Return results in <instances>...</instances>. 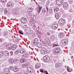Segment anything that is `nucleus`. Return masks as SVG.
<instances>
[{
    "mask_svg": "<svg viewBox=\"0 0 74 74\" xmlns=\"http://www.w3.org/2000/svg\"><path fill=\"white\" fill-rule=\"evenodd\" d=\"M5 51H2L0 52V56H3V55H4Z\"/></svg>",
    "mask_w": 74,
    "mask_h": 74,
    "instance_id": "nucleus-23",
    "label": "nucleus"
},
{
    "mask_svg": "<svg viewBox=\"0 0 74 74\" xmlns=\"http://www.w3.org/2000/svg\"><path fill=\"white\" fill-rule=\"evenodd\" d=\"M54 54H61L63 53V51L61 50V49L59 48H56L55 49L54 51L53 52Z\"/></svg>",
    "mask_w": 74,
    "mask_h": 74,
    "instance_id": "nucleus-2",
    "label": "nucleus"
},
{
    "mask_svg": "<svg viewBox=\"0 0 74 74\" xmlns=\"http://www.w3.org/2000/svg\"><path fill=\"white\" fill-rule=\"evenodd\" d=\"M31 14V13H28V15H29V16H31V14Z\"/></svg>",
    "mask_w": 74,
    "mask_h": 74,
    "instance_id": "nucleus-60",
    "label": "nucleus"
},
{
    "mask_svg": "<svg viewBox=\"0 0 74 74\" xmlns=\"http://www.w3.org/2000/svg\"><path fill=\"white\" fill-rule=\"evenodd\" d=\"M59 11V9L58 8H55V9L54 10V12H58Z\"/></svg>",
    "mask_w": 74,
    "mask_h": 74,
    "instance_id": "nucleus-29",
    "label": "nucleus"
},
{
    "mask_svg": "<svg viewBox=\"0 0 74 74\" xmlns=\"http://www.w3.org/2000/svg\"><path fill=\"white\" fill-rule=\"evenodd\" d=\"M60 42H61L62 44L66 45V44H67L68 42V40L67 39H64L61 40Z\"/></svg>",
    "mask_w": 74,
    "mask_h": 74,
    "instance_id": "nucleus-5",
    "label": "nucleus"
},
{
    "mask_svg": "<svg viewBox=\"0 0 74 74\" xmlns=\"http://www.w3.org/2000/svg\"><path fill=\"white\" fill-rule=\"evenodd\" d=\"M69 11L71 12H73V10H72L71 8H70L69 10Z\"/></svg>",
    "mask_w": 74,
    "mask_h": 74,
    "instance_id": "nucleus-52",
    "label": "nucleus"
},
{
    "mask_svg": "<svg viewBox=\"0 0 74 74\" xmlns=\"http://www.w3.org/2000/svg\"><path fill=\"white\" fill-rule=\"evenodd\" d=\"M10 69L11 70H12V69H13V66H10Z\"/></svg>",
    "mask_w": 74,
    "mask_h": 74,
    "instance_id": "nucleus-55",
    "label": "nucleus"
},
{
    "mask_svg": "<svg viewBox=\"0 0 74 74\" xmlns=\"http://www.w3.org/2000/svg\"><path fill=\"white\" fill-rule=\"evenodd\" d=\"M41 63L40 62L37 63V65H41Z\"/></svg>",
    "mask_w": 74,
    "mask_h": 74,
    "instance_id": "nucleus-56",
    "label": "nucleus"
},
{
    "mask_svg": "<svg viewBox=\"0 0 74 74\" xmlns=\"http://www.w3.org/2000/svg\"><path fill=\"white\" fill-rule=\"evenodd\" d=\"M72 24L73 25H74V20H73V23H72Z\"/></svg>",
    "mask_w": 74,
    "mask_h": 74,
    "instance_id": "nucleus-64",
    "label": "nucleus"
},
{
    "mask_svg": "<svg viewBox=\"0 0 74 74\" xmlns=\"http://www.w3.org/2000/svg\"><path fill=\"white\" fill-rule=\"evenodd\" d=\"M22 67L23 68H27L28 67V65H22Z\"/></svg>",
    "mask_w": 74,
    "mask_h": 74,
    "instance_id": "nucleus-31",
    "label": "nucleus"
},
{
    "mask_svg": "<svg viewBox=\"0 0 74 74\" xmlns=\"http://www.w3.org/2000/svg\"><path fill=\"white\" fill-rule=\"evenodd\" d=\"M37 42L34 41L33 42V45H36V44H37Z\"/></svg>",
    "mask_w": 74,
    "mask_h": 74,
    "instance_id": "nucleus-43",
    "label": "nucleus"
},
{
    "mask_svg": "<svg viewBox=\"0 0 74 74\" xmlns=\"http://www.w3.org/2000/svg\"><path fill=\"white\" fill-rule=\"evenodd\" d=\"M7 7H10L11 6H14V4H12V3L8 2L7 5Z\"/></svg>",
    "mask_w": 74,
    "mask_h": 74,
    "instance_id": "nucleus-10",
    "label": "nucleus"
},
{
    "mask_svg": "<svg viewBox=\"0 0 74 74\" xmlns=\"http://www.w3.org/2000/svg\"><path fill=\"white\" fill-rule=\"evenodd\" d=\"M55 26L57 28L58 27V26H59V24L58 23H56L55 24L53 25Z\"/></svg>",
    "mask_w": 74,
    "mask_h": 74,
    "instance_id": "nucleus-32",
    "label": "nucleus"
},
{
    "mask_svg": "<svg viewBox=\"0 0 74 74\" xmlns=\"http://www.w3.org/2000/svg\"><path fill=\"white\" fill-rule=\"evenodd\" d=\"M52 28L53 30H55L58 28H57L54 25L52 26Z\"/></svg>",
    "mask_w": 74,
    "mask_h": 74,
    "instance_id": "nucleus-30",
    "label": "nucleus"
},
{
    "mask_svg": "<svg viewBox=\"0 0 74 74\" xmlns=\"http://www.w3.org/2000/svg\"><path fill=\"white\" fill-rule=\"evenodd\" d=\"M59 23L60 25H63L64 24V23H65V20L61 18L59 21Z\"/></svg>",
    "mask_w": 74,
    "mask_h": 74,
    "instance_id": "nucleus-6",
    "label": "nucleus"
},
{
    "mask_svg": "<svg viewBox=\"0 0 74 74\" xmlns=\"http://www.w3.org/2000/svg\"><path fill=\"white\" fill-rule=\"evenodd\" d=\"M55 16L56 19H58L59 18V14L57 13L55 15Z\"/></svg>",
    "mask_w": 74,
    "mask_h": 74,
    "instance_id": "nucleus-19",
    "label": "nucleus"
},
{
    "mask_svg": "<svg viewBox=\"0 0 74 74\" xmlns=\"http://www.w3.org/2000/svg\"><path fill=\"white\" fill-rule=\"evenodd\" d=\"M6 48L8 50H11L12 49V46H10L9 45H7L6 47Z\"/></svg>",
    "mask_w": 74,
    "mask_h": 74,
    "instance_id": "nucleus-20",
    "label": "nucleus"
},
{
    "mask_svg": "<svg viewBox=\"0 0 74 74\" xmlns=\"http://www.w3.org/2000/svg\"><path fill=\"white\" fill-rule=\"evenodd\" d=\"M23 58H25V59H26V56H24L23 57Z\"/></svg>",
    "mask_w": 74,
    "mask_h": 74,
    "instance_id": "nucleus-63",
    "label": "nucleus"
},
{
    "mask_svg": "<svg viewBox=\"0 0 74 74\" xmlns=\"http://www.w3.org/2000/svg\"><path fill=\"white\" fill-rule=\"evenodd\" d=\"M56 68H57V67H59V66L58 65H55Z\"/></svg>",
    "mask_w": 74,
    "mask_h": 74,
    "instance_id": "nucleus-59",
    "label": "nucleus"
},
{
    "mask_svg": "<svg viewBox=\"0 0 74 74\" xmlns=\"http://www.w3.org/2000/svg\"><path fill=\"white\" fill-rule=\"evenodd\" d=\"M47 4H50V2L49 1H48L47 2Z\"/></svg>",
    "mask_w": 74,
    "mask_h": 74,
    "instance_id": "nucleus-54",
    "label": "nucleus"
},
{
    "mask_svg": "<svg viewBox=\"0 0 74 74\" xmlns=\"http://www.w3.org/2000/svg\"><path fill=\"white\" fill-rule=\"evenodd\" d=\"M19 52L21 54H23L25 52V51L24 49H22L19 51Z\"/></svg>",
    "mask_w": 74,
    "mask_h": 74,
    "instance_id": "nucleus-22",
    "label": "nucleus"
},
{
    "mask_svg": "<svg viewBox=\"0 0 74 74\" xmlns=\"http://www.w3.org/2000/svg\"><path fill=\"white\" fill-rule=\"evenodd\" d=\"M21 22L23 23H25L27 22V19L26 18H23L21 19Z\"/></svg>",
    "mask_w": 74,
    "mask_h": 74,
    "instance_id": "nucleus-9",
    "label": "nucleus"
},
{
    "mask_svg": "<svg viewBox=\"0 0 74 74\" xmlns=\"http://www.w3.org/2000/svg\"><path fill=\"white\" fill-rule=\"evenodd\" d=\"M41 52L43 55H45L47 53V50L45 49L41 50Z\"/></svg>",
    "mask_w": 74,
    "mask_h": 74,
    "instance_id": "nucleus-7",
    "label": "nucleus"
},
{
    "mask_svg": "<svg viewBox=\"0 0 74 74\" xmlns=\"http://www.w3.org/2000/svg\"><path fill=\"white\" fill-rule=\"evenodd\" d=\"M16 48H17V46L16 45L12 46V49L13 51H15V50L16 49Z\"/></svg>",
    "mask_w": 74,
    "mask_h": 74,
    "instance_id": "nucleus-18",
    "label": "nucleus"
},
{
    "mask_svg": "<svg viewBox=\"0 0 74 74\" xmlns=\"http://www.w3.org/2000/svg\"><path fill=\"white\" fill-rule=\"evenodd\" d=\"M37 47H38L39 48H42V45L40 42H38L37 44Z\"/></svg>",
    "mask_w": 74,
    "mask_h": 74,
    "instance_id": "nucleus-12",
    "label": "nucleus"
},
{
    "mask_svg": "<svg viewBox=\"0 0 74 74\" xmlns=\"http://www.w3.org/2000/svg\"><path fill=\"white\" fill-rule=\"evenodd\" d=\"M48 8H46V9H43L42 10V13L45 14V13H47L48 12Z\"/></svg>",
    "mask_w": 74,
    "mask_h": 74,
    "instance_id": "nucleus-8",
    "label": "nucleus"
},
{
    "mask_svg": "<svg viewBox=\"0 0 74 74\" xmlns=\"http://www.w3.org/2000/svg\"><path fill=\"white\" fill-rule=\"evenodd\" d=\"M5 70H6V71L7 72V73H10V69H6Z\"/></svg>",
    "mask_w": 74,
    "mask_h": 74,
    "instance_id": "nucleus-36",
    "label": "nucleus"
},
{
    "mask_svg": "<svg viewBox=\"0 0 74 74\" xmlns=\"http://www.w3.org/2000/svg\"><path fill=\"white\" fill-rule=\"evenodd\" d=\"M53 3H51V4L50 5L51 6H53Z\"/></svg>",
    "mask_w": 74,
    "mask_h": 74,
    "instance_id": "nucleus-57",
    "label": "nucleus"
},
{
    "mask_svg": "<svg viewBox=\"0 0 74 74\" xmlns=\"http://www.w3.org/2000/svg\"><path fill=\"white\" fill-rule=\"evenodd\" d=\"M1 2L2 3H5L6 1V0H1Z\"/></svg>",
    "mask_w": 74,
    "mask_h": 74,
    "instance_id": "nucleus-46",
    "label": "nucleus"
},
{
    "mask_svg": "<svg viewBox=\"0 0 74 74\" xmlns=\"http://www.w3.org/2000/svg\"><path fill=\"white\" fill-rule=\"evenodd\" d=\"M31 22L32 23H35V21L34 20H31Z\"/></svg>",
    "mask_w": 74,
    "mask_h": 74,
    "instance_id": "nucleus-41",
    "label": "nucleus"
},
{
    "mask_svg": "<svg viewBox=\"0 0 74 74\" xmlns=\"http://www.w3.org/2000/svg\"><path fill=\"white\" fill-rule=\"evenodd\" d=\"M52 11H53V9H50L49 10V12L50 13H53V12Z\"/></svg>",
    "mask_w": 74,
    "mask_h": 74,
    "instance_id": "nucleus-42",
    "label": "nucleus"
},
{
    "mask_svg": "<svg viewBox=\"0 0 74 74\" xmlns=\"http://www.w3.org/2000/svg\"><path fill=\"white\" fill-rule=\"evenodd\" d=\"M28 72L29 73H30V74H31V73H33V69H31L30 70L28 71Z\"/></svg>",
    "mask_w": 74,
    "mask_h": 74,
    "instance_id": "nucleus-28",
    "label": "nucleus"
},
{
    "mask_svg": "<svg viewBox=\"0 0 74 74\" xmlns=\"http://www.w3.org/2000/svg\"><path fill=\"white\" fill-rule=\"evenodd\" d=\"M73 1V0H68V2L70 4L71 3H72Z\"/></svg>",
    "mask_w": 74,
    "mask_h": 74,
    "instance_id": "nucleus-44",
    "label": "nucleus"
},
{
    "mask_svg": "<svg viewBox=\"0 0 74 74\" xmlns=\"http://www.w3.org/2000/svg\"><path fill=\"white\" fill-rule=\"evenodd\" d=\"M67 69L68 72H71V69L69 67V66H67Z\"/></svg>",
    "mask_w": 74,
    "mask_h": 74,
    "instance_id": "nucleus-24",
    "label": "nucleus"
},
{
    "mask_svg": "<svg viewBox=\"0 0 74 74\" xmlns=\"http://www.w3.org/2000/svg\"><path fill=\"white\" fill-rule=\"evenodd\" d=\"M36 30H37V31H39V28H37L36 29Z\"/></svg>",
    "mask_w": 74,
    "mask_h": 74,
    "instance_id": "nucleus-61",
    "label": "nucleus"
},
{
    "mask_svg": "<svg viewBox=\"0 0 74 74\" xmlns=\"http://www.w3.org/2000/svg\"><path fill=\"white\" fill-rule=\"evenodd\" d=\"M30 28H28L27 29L26 28L25 30H26V31H27V32H30Z\"/></svg>",
    "mask_w": 74,
    "mask_h": 74,
    "instance_id": "nucleus-39",
    "label": "nucleus"
},
{
    "mask_svg": "<svg viewBox=\"0 0 74 74\" xmlns=\"http://www.w3.org/2000/svg\"><path fill=\"white\" fill-rule=\"evenodd\" d=\"M19 53V50H17L14 52V53L15 55H18Z\"/></svg>",
    "mask_w": 74,
    "mask_h": 74,
    "instance_id": "nucleus-25",
    "label": "nucleus"
},
{
    "mask_svg": "<svg viewBox=\"0 0 74 74\" xmlns=\"http://www.w3.org/2000/svg\"><path fill=\"white\" fill-rule=\"evenodd\" d=\"M47 34L48 36H50L51 34L49 32H47Z\"/></svg>",
    "mask_w": 74,
    "mask_h": 74,
    "instance_id": "nucleus-51",
    "label": "nucleus"
},
{
    "mask_svg": "<svg viewBox=\"0 0 74 74\" xmlns=\"http://www.w3.org/2000/svg\"><path fill=\"white\" fill-rule=\"evenodd\" d=\"M40 71L41 73H44V71L43 70H42L41 69H40Z\"/></svg>",
    "mask_w": 74,
    "mask_h": 74,
    "instance_id": "nucleus-47",
    "label": "nucleus"
},
{
    "mask_svg": "<svg viewBox=\"0 0 74 74\" xmlns=\"http://www.w3.org/2000/svg\"><path fill=\"white\" fill-rule=\"evenodd\" d=\"M56 4L58 5H63V8H64L66 10H67L69 7V5L67 2H56Z\"/></svg>",
    "mask_w": 74,
    "mask_h": 74,
    "instance_id": "nucleus-1",
    "label": "nucleus"
},
{
    "mask_svg": "<svg viewBox=\"0 0 74 74\" xmlns=\"http://www.w3.org/2000/svg\"><path fill=\"white\" fill-rule=\"evenodd\" d=\"M4 74H8V73L6 71V70H5V69L4 70Z\"/></svg>",
    "mask_w": 74,
    "mask_h": 74,
    "instance_id": "nucleus-40",
    "label": "nucleus"
},
{
    "mask_svg": "<svg viewBox=\"0 0 74 74\" xmlns=\"http://www.w3.org/2000/svg\"><path fill=\"white\" fill-rule=\"evenodd\" d=\"M15 2H19L20 1H21V0H14Z\"/></svg>",
    "mask_w": 74,
    "mask_h": 74,
    "instance_id": "nucleus-50",
    "label": "nucleus"
},
{
    "mask_svg": "<svg viewBox=\"0 0 74 74\" xmlns=\"http://www.w3.org/2000/svg\"><path fill=\"white\" fill-rule=\"evenodd\" d=\"M8 61L10 64H12L14 62V63H16V62L18 61V59H14L12 58H9V59Z\"/></svg>",
    "mask_w": 74,
    "mask_h": 74,
    "instance_id": "nucleus-3",
    "label": "nucleus"
},
{
    "mask_svg": "<svg viewBox=\"0 0 74 74\" xmlns=\"http://www.w3.org/2000/svg\"><path fill=\"white\" fill-rule=\"evenodd\" d=\"M10 54L11 55H13V52L12 51H11L10 52Z\"/></svg>",
    "mask_w": 74,
    "mask_h": 74,
    "instance_id": "nucleus-53",
    "label": "nucleus"
},
{
    "mask_svg": "<svg viewBox=\"0 0 74 74\" xmlns=\"http://www.w3.org/2000/svg\"><path fill=\"white\" fill-rule=\"evenodd\" d=\"M34 42H37L38 41V39L37 38H35L34 39Z\"/></svg>",
    "mask_w": 74,
    "mask_h": 74,
    "instance_id": "nucleus-37",
    "label": "nucleus"
},
{
    "mask_svg": "<svg viewBox=\"0 0 74 74\" xmlns=\"http://www.w3.org/2000/svg\"><path fill=\"white\" fill-rule=\"evenodd\" d=\"M42 7H38L37 8V11L38 12V13H40V11H41V10L42 9Z\"/></svg>",
    "mask_w": 74,
    "mask_h": 74,
    "instance_id": "nucleus-13",
    "label": "nucleus"
},
{
    "mask_svg": "<svg viewBox=\"0 0 74 74\" xmlns=\"http://www.w3.org/2000/svg\"><path fill=\"white\" fill-rule=\"evenodd\" d=\"M23 73V72H22L21 71H20L18 73V74H22Z\"/></svg>",
    "mask_w": 74,
    "mask_h": 74,
    "instance_id": "nucleus-49",
    "label": "nucleus"
},
{
    "mask_svg": "<svg viewBox=\"0 0 74 74\" xmlns=\"http://www.w3.org/2000/svg\"><path fill=\"white\" fill-rule=\"evenodd\" d=\"M64 36H65V35L63 33H60L59 34V37H64Z\"/></svg>",
    "mask_w": 74,
    "mask_h": 74,
    "instance_id": "nucleus-16",
    "label": "nucleus"
},
{
    "mask_svg": "<svg viewBox=\"0 0 74 74\" xmlns=\"http://www.w3.org/2000/svg\"><path fill=\"white\" fill-rule=\"evenodd\" d=\"M20 62L21 63H25L26 62V60L25 59L22 58L20 60Z\"/></svg>",
    "mask_w": 74,
    "mask_h": 74,
    "instance_id": "nucleus-15",
    "label": "nucleus"
},
{
    "mask_svg": "<svg viewBox=\"0 0 74 74\" xmlns=\"http://www.w3.org/2000/svg\"><path fill=\"white\" fill-rule=\"evenodd\" d=\"M8 35V33H6L4 34V36H7Z\"/></svg>",
    "mask_w": 74,
    "mask_h": 74,
    "instance_id": "nucleus-48",
    "label": "nucleus"
},
{
    "mask_svg": "<svg viewBox=\"0 0 74 74\" xmlns=\"http://www.w3.org/2000/svg\"><path fill=\"white\" fill-rule=\"evenodd\" d=\"M43 44L45 46H47V44L46 42L44 41L43 42Z\"/></svg>",
    "mask_w": 74,
    "mask_h": 74,
    "instance_id": "nucleus-35",
    "label": "nucleus"
},
{
    "mask_svg": "<svg viewBox=\"0 0 74 74\" xmlns=\"http://www.w3.org/2000/svg\"><path fill=\"white\" fill-rule=\"evenodd\" d=\"M41 67V66L40 65H35V68L36 69H39Z\"/></svg>",
    "mask_w": 74,
    "mask_h": 74,
    "instance_id": "nucleus-27",
    "label": "nucleus"
},
{
    "mask_svg": "<svg viewBox=\"0 0 74 74\" xmlns=\"http://www.w3.org/2000/svg\"><path fill=\"white\" fill-rule=\"evenodd\" d=\"M18 32L19 33H20V34L23 35V31H18Z\"/></svg>",
    "mask_w": 74,
    "mask_h": 74,
    "instance_id": "nucleus-34",
    "label": "nucleus"
},
{
    "mask_svg": "<svg viewBox=\"0 0 74 74\" xmlns=\"http://www.w3.org/2000/svg\"><path fill=\"white\" fill-rule=\"evenodd\" d=\"M64 2L63 0H57L56 2Z\"/></svg>",
    "mask_w": 74,
    "mask_h": 74,
    "instance_id": "nucleus-38",
    "label": "nucleus"
},
{
    "mask_svg": "<svg viewBox=\"0 0 74 74\" xmlns=\"http://www.w3.org/2000/svg\"><path fill=\"white\" fill-rule=\"evenodd\" d=\"M31 33H33V31L30 30V32Z\"/></svg>",
    "mask_w": 74,
    "mask_h": 74,
    "instance_id": "nucleus-62",
    "label": "nucleus"
},
{
    "mask_svg": "<svg viewBox=\"0 0 74 74\" xmlns=\"http://www.w3.org/2000/svg\"><path fill=\"white\" fill-rule=\"evenodd\" d=\"M33 10V8H29L27 9L28 12H32Z\"/></svg>",
    "mask_w": 74,
    "mask_h": 74,
    "instance_id": "nucleus-26",
    "label": "nucleus"
},
{
    "mask_svg": "<svg viewBox=\"0 0 74 74\" xmlns=\"http://www.w3.org/2000/svg\"><path fill=\"white\" fill-rule=\"evenodd\" d=\"M4 12L5 14H7L8 11H7V8H5L4 10Z\"/></svg>",
    "mask_w": 74,
    "mask_h": 74,
    "instance_id": "nucleus-33",
    "label": "nucleus"
},
{
    "mask_svg": "<svg viewBox=\"0 0 74 74\" xmlns=\"http://www.w3.org/2000/svg\"><path fill=\"white\" fill-rule=\"evenodd\" d=\"M53 47H58V43L54 44L53 45Z\"/></svg>",
    "mask_w": 74,
    "mask_h": 74,
    "instance_id": "nucleus-45",
    "label": "nucleus"
},
{
    "mask_svg": "<svg viewBox=\"0 0 74 74\" xmlns=\"http://www.w3.org/2000/svg\"><path fill=\"white\" fill-rule=\"evenodd\" d=\"M72 63H73V64H74V59H73L72 60Z\"/></svg>",
    "mask_w": 74,
    "mask_h": 74,
    "instance_id": "nucleus-58",
    "label": "nucleus"
},
{
    "mask_svg": "<svg viewBox=\"0 0 74 74\" xmlns=\"http://www.w3.org/2000/svg\"><path fill=\"white\" fill-rule=\"evenodd\" d=\"M45 41L47 43V44L49 46L50 45L51 42L50 41V40H49V39L47 38V39H45Z\"/></svg>",
    "mask_w": 74,
    "mask_h": 74,
    "instance_id": "nucleus-11",
    "label": "nucleus"
},
{
    "mask_svg": "<svg viewBox=\"0 0 74 74\" xmlns=\"http://www.w3.org/2000/svg\"><path fill=\"white\" fill-rule=\"evenodd\" d=\"M5 56H8L9 55H10V53L8 51H5L4 54Z\"/></svg>",
    "mask_w": 74,
    "mask_h": 74,
    "instance_id": "nucleus-14",
    "label": "nucleus"
},
{
    "mask_svg": "<svg viewBox=\"0 0 74 74\" xmlns=\"http://www.w3.org/2000/svg\"><path fill=\"white\" fill-rule=\"evenodd\" d=\"M19 70V69L17 67H14V72H17Z\"/></svg>",
    "mask_w": 74,
    "mask_h": 74,
    "instance_id": "nucleus-21",
    "label": "nucleus"
},
{
    "mask_svg": "<svg viewBox=\"0 0 74 74\" xmlns=\"http://www.w3.org/2000/svg\"><path fill=\"white\" fill-rule=\"evenodd\" d=\"M50 59V58L49 56L47 55H45L44 57L43 61L44 62H49V60Z\"/></svg>",
    "mask_w": 74,
    "mask_h": 74,
    "instance_id": "nucleus-4",
    "label": "nucleus"
},
{
    "mask_svg": "<svg viewBox=\"0 0 74 74\" xmlns=\"http://www.w3.org/2000/svg\"><path fill=\"white\" fill-rule=\"evenodd\" d=\"M56 38L55 36L53 35H51L50 36V38L51 40H54Z\"/></svg>",
    "mask_w": 74,
    "mask_h": 74,
    "instance_id": "nucleus-17",
    "label": "nucleus"
}]
</instances>
